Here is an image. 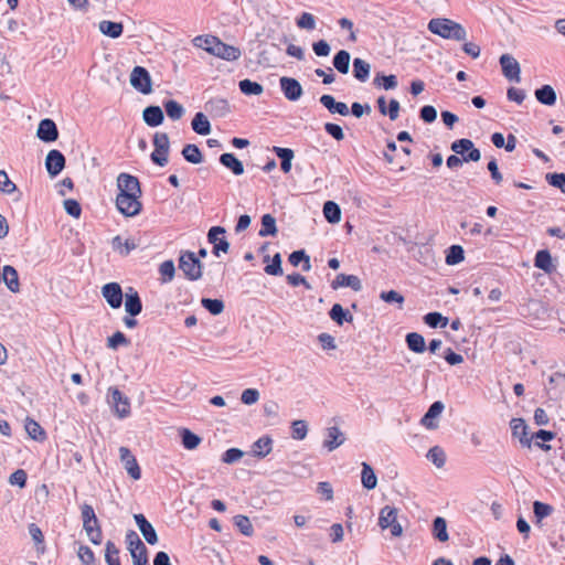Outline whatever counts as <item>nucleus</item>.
Instances as JSON below:
<instances>
[{"label":"nucleus","instance_id":"1","mask_svg":"<svg viewBox=\"0 0 565 565\" xmlns=\"http://www.w3.org/2000/svg\"><path fill=\"white\" fill-rule=\"evenodd\" d=\"M192 42L194 46L225 61H236L242 55L237 46L226 44L214 35H198Z\"/></svg>","mask_w":565,"mask_h":565},{"label":"nucleus","instance_id":"2","mask_svg":"<svg viewBox=\"0 0 565 565\" xmlns=\"http://www.w3.org/2000/svg\"><path fill=\"white\" fill-rule=\"evenodd\" d=\"M428 30L443 39L465 41L467 38L466 29L458 22L447 18H435L428 22Z\"/></svg>","mask_w":565,"mask_h":565},{"label":"nucleus","instance_id":"3","mask_svg":"<svg viewBox=\"0 0 565 565\" xmlns=\"http://www.w3.org/2000/svg\"><path fill=\"white\" fill-rule=\"evenodd\" d=\"M179 268L186 279L199 280L202 277L203 265L193 252H182L179 258Z\"/></svg>","mask_w":565,"mask_h":565},{"label":"nucleus","instance_id":"4","mask_svg":"<svg viewBox=\"0 0 565 565\" xmlns=\"http://www.w3.org/2000/svg\"><path fill=\"white\" fill-rule=\"evenodd\" d=\"M127 548L131 555L134 565H147L148 564V550L139 535L134 531L129 530L126 533Z\"/></svg>","mask_w":565,"mask_h":565},{"label":"nucleus","instance_id":"5","mask_svg":"<svg viewBox=\"0 0 565 565\" xmlns=\"http://www.w3.org/2000/svg\"><path fill=\"white\" fill-rule=\"evenodd\" d=\"M139 199L137 195L117 194L116 206L122 215L132 217L141 212L142 203Z\"/></svg>","mask_w":565,"mask_h":565},{"label":"nucleus","instance_id":"6","mask_svg":"<svg viewBox=\"0 0 565 565\" xmlns=\"http://www.w3.org/2000/svg\"><path fill=\"white\" fill-rule=\"evenodd\" d=\"M131 86L141 94L152 92V81L149 72L142 66H135L130 74Z\"/></svg>","mask_w":565,"mask_h":565},{"label":"nucleus","instance_id":"7","mask_svg":"<svg viewBox=\"0 0 565 565\" xmlns=\"http://www.w3.org/2000/svg\"><path fill=\"white\" fill-rule=\"evenodd\" d=\"M118 194H129L141 196L142 191L138 178L129 173H120L117 177Z\"/></svg>","mask_w":565,"mask_h":565},{"label":"nucleus","instance_id":"8","mask_svg":"<svg viewBox=\"0 0 565 565\" xmlns=\"http://www.w3.org/2000/svg\"><path fill=\"white\" fill-rule=\"evenodd\" d=\"M500 65L502 68V73L505 78L509 81L519 83L521 81L520 73V64L519 62L510 54H502L500 56Z\"/></svg>","mask_w":565,"mask_h":565},{"label":"nucleus","instance_id":"9","mask_svg":"<svg viewBox=\"0 0 565 565\" xmlns=\"http://www.w3.org/2000/svg\"><path fill=\"white\" fill-rule=\"evenodd\" d=\"M280 89L285 97L290 102H296L302 96V86L294 77L282 76L279 79Z\"/></svg>","mask_w":565,"mask_h":565},{"label":"nucleus","instance_id":"10","mask_svg":"<svg viewBox=\"0 0 565 565\" xmlns=\"http://www.w3.org/2000/svg\"><path fill=\"white\" fill-rule=\"evenodd\" d=\"M102 295L113 309L121 307L124 294L118 282H108L104 285L102 288Z\"/></svg>","mask_w":565,"mask_h":565},{"label":"nucleus","instance_id":"11","mask_svg":"<svg viewBox=\"0 0 565 565\" xmlns=\"http://www.w3.org/2000/svg\"><path fill=\"white\" fill-rule=\"evenodd\" d=\"M111 403L115 406V414L119 418H125L130 414L129 398L125 396L117 387H109L108 390Z\"/></svg>","mask_w":565,"mask_h":565},{"label":"nucleus","instance_id":"12","mask_svg":"<svg viewBox=\"0 0 565 565\" xmlns=\"http://www.w3.org/2000/svg\"><path fill=\"white\" fill-rule=\"evenodd\" d=\"M120 461L124 465L127 473L134 479L139 480L141 478V470L137 462L136 457L131 454V451L121 446L119 448Z\"/></svg>","mask_w":565,"mask_h":565},{"label":"nucleus","instance_id":"13","mask_svg":"<svg viewBox=\"0 0 565 565\" xmlns=\"http://www.w3.org/2000/svg\"><path fill=\"white\" fill-rule=\"evenodd\" d=\"M225 234V228L222 226H213L209 230L207 239L213 244V254L218 256L220 253H227L230 249V243L225 237H218V235Z\"/></svg>","mask_w":565,"mask_h":565},{"label":"nucleus","instance_id":"14","mask_svg":"<svg viewBox=\"0 0 565 565\" xmlns=\"http://www.w3.org/2000/svg\"><path fill=\"white\" fill-rule=\"evenodd\" d=\"M65 157L56 149L50 150L45 158V168L47 173L54 178L65 168Z\"/></svg>","mask_w":565,"mask_h":565},{"label":"nucleus","instance_id":"15","mask_svg":"<svg viewBox=\"0 0 565 565\" xmlns=\"http://www.w3.org/2000/svg\"><path fill=\"white\" fill-rule=\"evenodd\" d=\"M36 137L43 142H53L58 138V129L54 120L44 118L40 121Z\"/></svg>","mask_w":565,"mask_h":565},{"label":"nucleus","instance_id":"16","mask_svg":"<svg viewBox=\"0 0 565 565\" xmlns=\"http://www.w3.org/2000/svg\"><path fill=\"white\" fill-rule=\"evenodd\" d=\"M512 436L519 438L523 447L531 448L532 438L529 437V427L523 418H512L510 422Z\"/></svg>","mask_w":565,"mask_h":565},{"label":"nucleus","instance_id":"17","mask_svg":"<svg viewBox=\"0 0 565 565\" xmlns=\"http://www.w3.org/2000/svg\"><path fill=\"white\" fill-rule=\"evenodd\" d=\"M134 519L146 542L151 545L158 543V534L146 516L138 513L134 515Z\"/></svg>","mask_w":565,"mask_h":565},{"label":"nucleus","instance_id":"18","mask_svg":"<svg viewBox=\"0 0 565 565\" xmlns=\"http://www.w3.org/2000/svg\"><path fill=\"white\" fill-rule=\"evenodd\" d=\"M445 408V405L440 401L434 402L426 414L420 419V424L425 426L427 429H436L438 427V424L435 422L437 417L440 416Z\"/></svg>","mask_w":565,"mask_h":565},{"label":"nucleus","instance_id":"19","mask_svg":"<svg viewBox=\"0 0 565 565\" xmlns=\"http://www.w3.org/2000/svg\"><path fill=\"white\" fill-rule=\"evenodd\" d=\"M125 310L131 317H136L142 311L139 294L132 287L125 295Z\"/></svg>","mask_w":565,"mask_h":565},{"label":"nucleus","instance_id":"20","mask_svg":"<svg viewBox=\"0 0 565 565\" xmlns=\"http://www.w3.org/2000/svg\"><path fill=\"white\" fill-rule=\"evenodd\" d=\"M342 287H349L354 291H360L362 289V282L355 275L338 274L335 279L331 282V288L337 290Z\"/></svg>","mask_w":565,"mask_h":565},{"label":"nucleus","instance_id":"21","mask_svg":"<svg viewBox=\"0 0 565 565\" xmlns=\"http://www.w3.org/2000/svg\"><path fill=\"white\" fill-rule=\"evenodd\" d=\"M142 118L149 127H158L163 122L164 114L160 106L151 105L143 109Z\"/></svg>","mask_w":565,"mask_h":565},{"label":"nucleus","instance_id":"22","mask_svg":"<svg viewBox=\"0 0 565 565\" xmlns=\"http://www.w3.org/2000/svg\"><path fill=\"white\" fill-rule=\"evenodd\" d=\"M0 281H3L8 289L12 292L20 291L19 275L13 266H3Z\"/></svg>","mask_w":565,"mask_h":565},{"label":"nucleus","instance_id":"23","mask_svg":"<svg viewBox=\"0 0 565 565\" xmlns=\"http://www.w3.org/2000/svg\"><path fill=\"white\" fill-rule=\"evenodd\" d=\"M319 100L331 114H339L341 116H348L350 114L348 105L342 102H337L331 95L324 94Z\"/></svg>","mask_w":565,"mask_h":565},{"label":"nucleus","instance_id":"24","mask_svg":"<svg viewBox=\"0 0 565 565\" xmlns=\"http://www.w3.org/2000/svg\"><path fill=\"white\" fill-rule=\"evenodd\" d=\"M345 440V437L343 433L340 430L339 427L332 426L327 429V439L323 443V446L329 450L332 451L340 447Z\"/></svg>","mask_w":565,"mask_h":565},{"label":"nucleus","instance_id":"25","mask_svg":"<svg viewBox=\"0 0 565 565\" xmlns=\"http://www.w3.org/2000/svg\"><path fill=\"white\" fill-rule=\"evenodd\" d=\"M534 95L536 100L545 106H553L557 100L555 89L548 84H545L540 88L535 89Z\"/></svg>","mask_w":565,"mask_h":565},{"label":"nucleus","instance_id":"26","mask_svg":"<svg viewBox=\"0 0 565 565\" xmlns=\"http://www.w3.org/2000/svg\"><path fill=\"white\" fill-rule=\"evenodd\" d=\"M534 266L546 274H552L556 269L552 262L551 253L547 249H541L535 254Z\"/></svg>","mask_w":565,"mask_h":565},{"label":"nucleus","instance_id":"27","mask_svg":"<svg viewBox=\"0 0 565 565\" xmlns=\"http://www.w3.org/2000/svg\"><path fill=\"white\" fill-rule=\"evenodd\" d=\"M220 162L225 168L231 170L235 175H242L244 173V164L233 153L225 152L220 156Z\"/></svg>","mask_w":565,"mask_h":565},{"label":"nucleus","instance_id":"28","mask_svg":"<svg viewBox=\"0 0 565 565\" xmlns=\"http://www.w3.org/2000/svg\"><path fill=\"white\" fill-rule=\"evenodd\" d=\"M275 154L280 159V168L285 173L291 170L292 159L295 157L294 150L290 148H282L275 146L273 148Z\"/></svg>","mask_w":565,"mask_h":565},{"label":"nucleus","instance_id":"29","mask_svg":"<svg viewBox=\"0 0 565 565\" xmlns=\"http://www.w3.org/2000/svg\"><path fill=\"white\" fill-rule=\"evenodd\" d=\"M329 317L338 326H342L344 322L351 323L353 321V316L349 312L348 309H344L340 303H334L331 307L329 311Z\"/></svg>","mask_w":565,"mask_h":565},{"label":"nucleus","instance_id":"30","mask_svg":"<svg viewBox=\"0 0 565 565\" xmlns=\"http://www.w3.org/2000/svg\"><path fill=\"white\" fill-rule=\"evenodd\" d=\"M273 449V439L269 436H263L252 445V451L255 457L265 458Z\"/></svg>","mask_w":565,"mask_h":565},{"label":"nucleus","instance_id":"31","mask_svg":"<svg viewBox=\"0 0 565 565\" xmlns=\"http://www.w3.org/2000/svg\"><path fill=\"white\" fill-rule=\"evenodd\" d=\"M431 534L438 542L445 543L449 540L447 522L443 516H436L433 521Z\"/></svg>","mask_w":565,"mask_h":565},{"label":"nucleus","instance_id":"32","mask_svg":"<svg viewBox=\"0 0 565 565\" xmlns=\"http://www.w3.org/2000/svg\"><path fill=\"white\" fill-rule=\"evenodd\" d=\"M99 31L111 39H117L122 34L124 25L120 22H114L108 20H103L99 22Z\"/></svg>","mask_w":565,"mask_h":565},{"label":"nucleus","instance_id":"33","mask_svg":"<svg viewBox=\"0 0 565 565\" xmlns=\"http://www.w3.org/2000/svg\"><path fill=\"white\" fill-rule=\"evenodd\" d=\"M397 521V509L391 505H385L381 509L379 515V526L382 530L387 529L390 525Z\"/></svg>","mask_w":565,"mask_h":565},{"label":"nucleus","instance_id":"34","mask_svg":"<svg viewBox=\"0 0 565 565\" xmlns=\"http://www.w3.org/2000/svg\"><path fill=\"white\" fill-rule=\"evenodd\" d=\"M407 348L414 353H423L426 350L425 338L417 332H409L405 337Z\"/></svg>","mask_w":565,"mask_h":565},{"label":"nucleus","instance_id":"35","mask_svg":"<svg viewBox=\"0 0 565 565\" xmlns=\"http://www.w3.org/2000/svg\"><path fill=\"white\" fill-rule=\"evenodd\" d=\"M351 55L345 50H340L333 56L332 64L334 68L341 74H348L350 70Z\"/></svg>","mask_w":565,"mask_h":565},{"label":"nucleus","instance_id":"36","mask_svg":"<svg viewBox=\"0 0 565 565\" xmlns=\"http://www.w3.org/2000/svg\"><path fill=\"white\" fill-rule=\"evenodd\" d=\"M191 126L198 135L206 136L211 132V124L203 113H196L194 115Z\"/></svg>","mask_w":565,"mask_h":565},{"label":"nucleus","instance_id":"37","mask_svg":"<svg viewBox=\"0 0 565 565\" xmlns=\"http://www.w3.org/2000/svg\"><path fill=\"white\" fill-rule=\"evenodd\" d=\"M371 65L365 60L355 57L353 60V76L360 82H366L370 76Z\"/></svg>","mask_w":565,"mask_h":565},{"label":"nucleus","instance_id":"38","mask_svg":"<svg viewBox=\"0 0 565 565\" xmlns=\"http://www.w3.org/2000/svg\"><path fill=\"white\" fill-rule=\"evenodd\" d=\"M278 232L276 220L271 214H264L262 216V227L258 232L260 237L274 236Z\"/></svg>","mask_w":565,"mask_h":565},{"label":"nucleus","instance_id":"39","mask_svg":"<svg viewBox=\"0 0 565 565\" xmlns=\"http://www.w3.org/2000/svg\"><path fill=\"white\" fill-rule=\"evenodd\" d=\"M362 484L365 489L372 490L377 486V478L373 468L366 463H362V473H361Z\"/></svg>","mask_w":565,"mask_h":565},{"label":"nucleus","instance_id":"40","mask_svg":"<svg viewBox=\"0 0 565 565\" xmlns=\"http://www.w3.org/2000/svg\"><path fill=\"white\" fill-rule=\"evenodd\" d=\"M183 158L193 164H199L203 161V156L200 148L196 145L188 143L182 149Z\"/></svg>","mask_w":565,"mask_h":565},{"label":"nucleus","instance_id":"41","mask_svg":"<svg viewBox=\"0 0 565 565\" xmlns=\"http://www.w3.org/2000/svg\"><path fill=\"white\" fill-rule=\"evenodd\" d=\"M323 215L329 223L335 224L341 220V209L333 201H327L323 204Z\"/></svg>","mask_w":565,"mask_h":565},{"label":"nucleus","instance_id":"42","mask_svg":"<svg viewBox=\"0 0 565 565\" xmlns=\"http://www.w3.org/2000/svg\"><path fill=\"white\" fill-rule=\"evenodd\" d=\"M164 110L171 120H179L184 115L183 106L174 99H168L163 103Z\"/></svg>","mask_w":565,"mask_h":565},{"label":"nucleus","instance_id":"43","mask_svg":"<svg viewBox=\"0 0 565 565\" xmlns=\"http://www.w3.org/2000/svg\"><path fill=\"white\" fill-rule=\"evenodd\" d=\"M239 90L247 96L252 95H260L264 92V87L262 84L250 81L248 78L242 79L238 83Z\"/></svg>","mask_w":565,"mask_h":565},{"label":"nucleus","instance_id":"44","mask_svg":"<svg viewBox=\"0 0 565 565\" xmlns=\"http://www.w3.org/2000/svg\"><path fill=\"white\" fill-rule=\"evenodd\" d=\"M180 436L183 447L189 450L195 449L201 443V437L188 428L180 429Z\"/></svg>","mask_w":565,"mask_h":565},{"label":"nucleus","instance_id":"45","mask_svg":"<svg viewBox=\"0 0 565 565\" xmlns=\"http://www.w3.org/2000/svg\"><path fill=\"white\" fill-rule=\"evenodd\" d=\"M111 246L114 250H117L122 256H127L131 250H134L137 247L134 241H122L121 236L119 235L113 238Z\"/></svg>","mask_w":565,"mask_h":565},{"label":"nucleus","instance_id":"46","mask_svg":"<svg viewBox=\"0 0 565 565\" xmlns=\"http://www.w3.org/2000/svg\"><path fill=\"white\" fill-rule=\"evenodd\" d=\"M289 262L292 266L297 267L302 263V270L308 271L311 268L310 257L303 249L295 250L289 255Z\"/></svg>","mask_w":565,"mask_h":565},{"label":"nucleus","instance_id":"47","mask_svg":"<svg viewBox=\"0 0 565 565\" xmlns=\"http://www.w3.org/2000/svg\"><path fill=\"white\" fill-rule=\"evenodd\" d=\"M373 84L376 87H383L385 90H390L397 87V78L395 75H384L382 73H377L374 77Z\"/></svg>","mask_w":565,"mask_h":565},{"label":"nucleus","instance_id":"48","mask_svg":"<svg viewBox=\"0 0 565 565\" xmlns=\"http://www.w3.org/2000/svg\"><path fill=\"white\" fill-rule=\"evenodd\" d=\"M235 526L239 530V532L245 536H252L254 533L253 524L248 516L246 515H235L233 518Z\"/></svg>","mask_w":565,"mask_h":565},{"label":"nucleus","instance_id":"49","mask_svg":"<svg viewBox=\"0 0 565 565\" xmlns=\"http://www.w3.org/2000/svg\"><path fill=\"white\" fill-rule=\"evenodd\" d=\"M25 430L28 435L34 440L45 439V431L38 422L31 418L25 420Z\"/></svg>","mask_w":565,"mask_h":565},{"label":"nucleus","instance_id":"50","mask_svg":"<svg viewBox=\"0 0 565 565\" xmlns=\"http://www.w3.org/2000/svg\"><path fill=\"white\" fill-rule=\"evenodd\" d=\"M83 527H84L89 541L93 544L99 545L102 543L103 533H102V529H100L98 520L96 521V523H88L86 525H83Z\"/></svg>","mask_w":565,"mask_h":565},{"label":"nucleus","instance_id":"51","mask_svg":"<svg viewBox=\"0 0 565 565\" xmlns=\"http://www.w3.org/2000/svg\"><path fill=\"white\" fill-rule=\"evenodd\" d=\"M465 258L463 248L460 245H451L446 255L447 265H457Z\"/></svg>","mask_w":565,"mask_h":565},{"label":"nucleus","instance_id":"52","mask_svg":"<svg viewBox=\"0 0 565 565\" xmlns=\"http://www.w3.org/2000/svg\"><path fill=\"white\" fill-rule=\"evenodd\" d=\"M424 322L430 328H445L448 324V318L434 311L424 316Z\"/></svg>","mask_w":565,"mask_h":565},{"label":"nucleus","instance_id":"53","mask_svg":"<svg viewBox=\"0 0 565 565\" xmlns=\"http://www.w3.org/2000/svg\"><path fill=\"white\" fill-rule=\"evenodd\" d=\"M159 273L163 284L170 282L175 275V266L173 260L169 259L161 263L159 266Z\"/></svg>","mask_w":565,"mask_h":565},{"label":"nucleus","instance_id":"54","mask_svg":"<svg viewBox=\"0 0 565 565\" xmlns=\"http://www.w3.org/2000/svg\"><path fill=\"white\" fill-rule=\"evenodd\" d=\"M105 561L108 565H120L119 550L115 543L107 541L105 545Z\"/></svg>","mask_w":565,"mask_h":565},{"label":"nucleus","instance_id":"55","mask_svg":"<svg viewBox=\"0 0 565 565\" xmlns=\"http://www.w3.org/2000/svg\"><path fill=\"white\" fill-rule=\"evenodd\" d=\"M427 459L431 461L437 468H441L446 462V454L439 446L431 447L427 455Z\"/></svg>","mask_w":565,"mask_h":565},{"label":"nucleus","instance_id":"56","mask_svg":"<svg viewBox=\"0 0 565 565\" xmlns=\"http://www.w3.org/2000/svg\"><path fill=\"white\" fill-rule=\"evenodd\" d=\"M553 511V507L547 503L541 501L533 502V513L537 522H541L543 519L550 516Z\"/></svg>","mask_w":565,"mask_h":565},{"label":"nucleus","instance_id":"57","mask_svg":"<svg viewBox=\"0 0 565 565\" xmlns=\"http://www.w3.org/2000/svg\"><path fill=\"white\" fill-rule=\"evenodd\" d=\"M201 305L214 316L222 313L224 310V302L221 299L202 298Z\"/></svg>","mask_w":565,"mask_h":565},{"label":"nucleus","instance_id":"58","mask_svg":"<svg viewBox=\"0 0 565 565\" xmlns=\"http://www.w3.org/2000/svg\"><path fill=\"white\" fill-rule=\"evenodd\" d=\"M265 273L270 276H281L284 274L281 267V255L280 253H276L271 257V263L267 264L264 268Z\"/></svg>","mask_w":565,"mask_h":565},{"label":"nucleus","instance_id":"59","mask_svg":"<svg viewBox=\"0 0 565 565\" xmlns=\"http://www.w3.org/2000/svg\"><path fill=\"white\" fill-rule=\"evenodd\" d=\"M308 433V425L306 420L298 419L291 424V437L296 440H302L306 438Z\"/></svg>","mask_w":565,"mask_h":565},{"label":"nucleus","instance_id":"60","mask_svg":"<svg viewBox=\"0 0 565 565\" xmlns=\"http://www.w3.org/2000/svg\"><path fill=\"white\" fill-rule=\"evenodd\" d=\"M547 183L565 193V173L553 172L545 175Z\"/></svg>","mask_w":565,"mask_h":565},{"label":"nucleus","instance_id":"61","mask_svg":"<svg viewBox=\"0 0 565 565\" xmlns=\"http://www.w3.org/2000/svg\"><path fill=\"white\" fill-rule=\"evenodd\" d=\"M153 146L159 150H162L163 154L169 153L170 150V139L168 134L166 132H156L153 136Z\"/></svg>","mask_w":565,"mask_h":565},{"label":"nucleus","instance_id":"62","mask_svg":"<svg viewBox=\"0 0 565 565\" xmlns=\"http://www.w3.org/2000/svg\"><path fill=\"white\" fill-rule=\"evenodd\" d=\"M206 107H210L212 110L217 111L220 116H224L230 111V104L226 99L223 98H215L211 99Z\"/></svg>","mask_w":565,"mask_h":565},{"label":"nucleus","instance_id":"63","mask_svg":"<svg viewBox=\"0 0 565 565\" xmlns=\"http://www.w3.org/2000/svg\"><path fill=\"white\" fill-rule=\"evenodd\" d=\"M297 26L305 30H313L316 28V18L309 12H302L297 18Z\"/></svg>","mask_w":565,"mask_h":565},{"label":"nucleus","instance_id":"64","mask_svg":"<svg viewBox=\"0 0 565 565\" xmlns=\"http://www.w3.org/2000/svg\"><path fill=\"white\" fill-rule=\"evenodd\" d=\"M472 148V141L470 139H467V138H461V139H457L455 140L451 145H450V149L456 153V154H461L463 157V154L467 153V151Z\"/></svg>","mask_w":565,"mask_h":565}]
</instances>
